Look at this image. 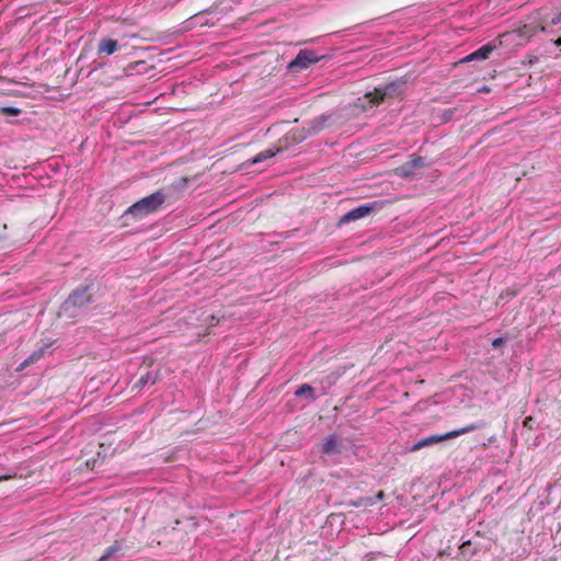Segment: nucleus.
<instances>
[{"mask_svg": "<svg viewBox=\"0 0 561 561\" xmlns=\"http://www.w3.org/2000/svg\"><path fill=\"white\" fill-rule=\"evenodd\" d=\"M43 357V351L33 352L27 358L26 364H34Z\"/></svg>", "mask_w": 561, "mask_h": 561, "instance_id": "aec40b11", "label": "nucleus"}, {"mask_svg": "<svg viewBox=\"0 0 561 561\" xmlns=\"http://www.w3.org/2000/svg\"><path fill=\"white\" fill-rule=\"evenodd\" d=\"M180 182H186V179L185 178H181Z\"/></svg>", "mask_w": 561, "mask_h": 561, "instance_id": "c756f323", "label": "nucleus"}, {"mask_svg": "<svg viewBox=\"0 0 561 561\" xmlns=\"http://www.w3.org/2000/svg\"><path fill=\"white\" fill-rule=\"evenodd\" d=\"M504 344V339L503 337H496L492 341V346L494 348H499L501 347L502 345Z\"/></svg>", "mask_w": 561, "mask_h": 561, "instance_id": "412c9836", "label": "nucleus"}, {"mask_svg": "<svg viewBox=\"0 0 561 561\" xmlns=\"http://www.w3.org/2000/svg\"><path fill=\"white\" fill-rule=\"evenodd\" d=\"M119 45L116 39L110 38V37H103L100 39L98 44V55H113L117 49Z\"/></svg>", "mask_w": 561, "mask_h": 561, "instance_id": "9d476101", "label": "nucleus"}, {"mask_svg": "<svg viewBox=\"0 0 561 561\" xmlns=\"http://www.w3.org/2000/svg\"><path fill=\"white\" fill-rule=\"evenodd\" d=\"M447 439H450L448 433L443 434V435H432V436L425 437V438L419 440L417 443L413 444L409 448V450L410 451H417V450H420L422 448L432 446L434 444H437V443H440V442H444V440H447Z\"/></svg>", "mask_w": 561, "mask_h": 561, "instance_id": "6e6552de", "label": "nucleus"}, {"mask_svg": "<svg viewBox=\"0 0 561 561\" xmlns=\"http://www.w3.org/2000/svg\"><path fill=\"white\" fill-rule=\"evenodd\" d=\"M96 561H99V560H96Z\"/></svg>", "mask_w": 561, "mask_h": 561, "instance_id": "7c9ffc66", "label": "nucleus"}, {"mask_svg": "<svg viewBox=\"0 0 561 561\" xmlns=\"http://www.w3.org/2000/svg\"><path fill=\"white\" fill-rule=\"evenodd\" d=\"M319 59L320 57L317 56L313 50L304 49L290 61L288 67L293 71H300L317 62Z\"/></svg>", "mask_w": 561, "mask_h": 561, "instance_id": "7ed1b4c3", "label": "nucleus"}, {"mask_svg": "<svg viewBox=\"0 0 561 561\" xmlns=\"http://www.w3.org/2000/svg\"><path fill=\"white\" fill-rule=\"evenodd\" d=\"M312 391H313L312 387H311V386H309V385H307V383H305V385L300 386V387L296 390L295 394H296L297 397H301V396H305V394H311V393H312Z\"/></svg>", "mask_w": 561, "mask_h": 561, "instance_id": "6ab92c4d", "label": "nucleus"}, {"mask_svg": "<svg viewBox=\"0 0 561 561\" xmlns=\"http://www.w3.org/2000/svg\"><path fill=\"white\" fill-rule=\"evenodd\" d=\"M167 199L163 191H157L149 196L141 198L133 204L126 210V215H131L135 219H140L159 210Z\"/></svg>", "mask_w": 561, "mask_h": 561, "instance_id": "f257e3e1", "label": "nucleus"}, {"mask_svg": "<svg viewBox=\"0 0 561 561\" xmlns=\"http://www.w3.org/2000/svg\"><path fill=\"white\" fill-rule=\"evenodd\" d=\"M494 46L491 44H485L478 48L476 51L468 55L465 60H474V59H486L491 55V53L494 50Z\"/></svg>", "mask_w": 561, "mask_h": 561, "instance_id": "9b49d317", "label": "nucleus"}, {"mask_svg": "<svg viewBox=\"0 0 561 561\" xmlns=\"http://www.w3.org/2000/svg\"><path fill=\"white\" fill-rule=\"evenodd\" d=\"M21 110L12 106H1L0 107V115L4 116H18L21 114Z\"/></svg>", "mask_w": 561, "mask_h": 561, "instance_id": "a211bd4d", "label": "nucleus"}, {"mask_svg": "<svg viewBox=\"0 0 561 561\" xmlns=\"http://www.w3.org/2000/svg\"><path fill=\"white\" fill-rule=\"evenodd\" d=\"M125 554V545L123 540H115L104 553L99 558V561H107L114 557H122Z\"/></svg>", "mask_w": 561, "mask_h": 561, "instance_id": "1a4fd4ad", "label": "nucleus"}, {"mask_svg": "<svg viewBox=\"0 0 561 561\" xmlns=\"http://www.w3.org/2000/svg\"><path fill=\"white\" fill-rule=\"evenodd\" d=\"M484 426H485L484 422L471 423V424H469V425H467L465 427H461V428L448 432V435H449V438L451 439V438H456V437H458L460 435H463V434L473 432L476 430L482 428Z\"/></svg>", "mask_w": 561, "mask_h": 561, "instance_id": "f8f14e48", "label": "nucleus"}, {"mask_svg": "<svg viewBox=\"0 0 561 561\" xmlns=\"http://www.w3.org/2000/svg\"><path fill=\"white\" fill-rule=\"evenodd\" d=\"M374 209V205H360L348 213H346L342 218V224H347L350 221H354L357 219H362L366 216H368Z\"/></svg>", "mask_w": 561, "mask_h": 561, "instance_id": "423d86ee", "label": "nucleus"}, {"mask_svg": "<svg viewBox=\"0 0 561 561\" xmlns=\"http://www.w3.org/2000/svg\"><path fill=\"white\" fill-rule=\"evenodd\" d=\"M407 163L415 172V170H419V169H421L422 167L425 165V160H424L423 157H420V156H416V154H411L409 157Z\"/></svg>", "mask_w": 561, "mask_h": 561, "instance_id": "2eb2a0df", "label": "nucleus"}, {"mask_svg": "<svg viewBox=\"0 0 561 561\" xmlns=\"http://www.w3.org/2000/svg\"><path fill=\"white\" fill-rule=\"evenodd\" d=\"M31 364H26V358L21 363L20 367L18 368V370H22L24 369L25 367L30 366Z\"/></svg>", "mask_w": 561, "mask_h": 561, "instance_id": "393cba45", "label": "nucleus"}, {"mask_svg": "<svg viewBox=\"0 0 561 561\" xmlns=\"http://www.w3.org/2000/svg\"><path fill=\"white\" fill-rule=\"evenodd\" d=\"M8 479H10V477H9V476H2V477H0V481L8 480Z\"/></svg>", "mask_w": 561, "mask_h": 561, "instance_id": "cd10ccee", "label": "nucleus"}, {"mask_svg": "<svg viewBox=\"0 0 561 561\" xmlns=\"http://www.w3.org/2000/svg\"><path fill=\"white\" fill-rule=\"evenodd\" d=\"M403 85H404V83H396V82L388 83V92H387L388 98L401 94Z\"/></svg>", "mask_w": 561, "mask_h": 561, "instance_id": "dca6fc26", "label": "nucleus"}, {"mask_svg": "<svg viewBox=\"0 0 561 561\" xmlns=\"http://www.w3.org/2000/svg\"><path fill=\"white\" fill-rule=\"evenodd\" d=\"M385 96L386 91L380 88H376L373 92H367L362 98L356 100V102L352 105V113L357 115L359 113L366 112L368 108L380 104Z\"/></svg>", "mask_w": 561, "mask_h": 561, "instance_id": "f03ea898", "label": "nucleus"}, {"mask_svg": "<svg viewBox=\"0 0 561 561\" xmlns=\"http://www.w3.org/2000/svg\"><path fill=\"white\" fill-rule=\"evenodd\" d=\"M377 497L379 500H381L383 497V491H379L378 494H377Z\"/></svg>", "mask_w": 561, "mask_h": 561, "instance_id": "bb28decb", "label": "nucleus"}, {"mask_svg": "<svg viewBox=\"0 0 561 561\" xmlns=\"http://www.w3.org/2000/svg\"><path fill=\"white\" fill-rule=\"evenodd\" d=\"M530 422H533V417L531 416H527L524 421V425L525 426H529Z\"/></svg>", "mask_w": 561, "mask_h": 561, "instance_id": "a878e982", "label": "nucleus"}, {"mask_svg": "<svg viewBox=\"0 0 561 561\" xmlns=\"http://www.w3.org/2000/svg\"><path fill=\"white\" fill-rule=\"evenodd\" d=\"M274 156H275V152H274L273 150H271V149H267V150H264V151H262V152L257 153V154L253 158L252 162H253V163H259V162L264 161V160H266V159H268V158H272V157H274Z\"/></svg>", "mask_w": 561, "mask_h": 561, "instance_id": "f3484780", "label": "nucleus"}, {"mask_svg": "<svg viewBox=\"0 0 561 561\" xmlns=\"http://www.w3.org/2000/svg\"><path fill=\"white\" fill-rule=\"evenodd\" d=\"M53 345V342H46L44 343L37 351H43V356L48 352L50 346Z\"/></svg>", "mask_w": 561, "mask_h": 561, "instance_id": "4be33fe9", "label": "nucleus"}, {"mask_svg": "<svg viewBox=\"0 0 561 561\" xmlns=\"http://www.w3.org/2000/svg\"><path fill=\"white\" fill-rule=\"evenodd\" d=\"M546 25H543L540 21L534 20L529 23H526L514 31L518 37L529 39L534 37L539 32H545Z\"/></svg>", "mask_w": 561, "mask_h": 561, "instance_id": "20e7f679", "label": "nucleus"}, {"mask_svg": "<svg viewBox=\"0 0 561 561\" xmlns=\"http://www.w3.org/2000/svg\"><path fill=\"white\" fill-rule=\"evenodd\" d=\"M91 301V295L89 294L88 287L79 288L75 290L66 300V305L73 307H82Z\"/></svg>", "mask_w": 561, "mask_h": 561, "instance_id": "39448f33", "label": "nucleus"}, {"mask_svg": "<svg viewBox=\"0 0 561 561\" xmlns=\"http://www.w3.org/2000/svg\"><path fill=\"white\" fill-rule=\"evenodd\" d=\"M556 45L561 46V37L556 41Z\"/></svg>", "mask_w": 561, "mask_h": 561, "instance_id": "c85d7f7f", "label": "nucleus"}, {"mask_svg": "<svg viewBox=\"0 0 561 561\" xmlns=\"http://www.w3.org/2000/svg\"><path fill=\"white\" fill-rule=\"evenodd\" d=\"M471 547V542L468 540V541H465L461 546H460V551L461 553H466L467 550Z\"/></svg>", "mask_w": 561, "mask_h": 561, "instance_id": "5701e85b", "label": "nucleus"}, {"mask_svg": "<svg viewBox=\"0 0 561 561\" xmlns=\"http://www.w3.org/2000/svg\"><path fill=\"white\" fill-rule=\"evenodd\" d=\"M321 449L324 454H337L340 453V446L335 437L330 436L322 444Z\"/></svg>", "mask_w": 561, "mask_h": 561, "instance_id": "ddd939ff", "label": "nucleus"}, {"mask_svg": "<svg viewBox=\"0 0 561 561\" xmlns=\"http://www.w3.org/2000/svg\"><path fill=\"white\" fill-rule=\"evenodd\" d=\"M394 174H397L398 176L400 178H412L414 176V171L411 169V167H409V164L405 162L403 163L402 165L396 168L393 171H392Z\"/></svg>", "mask_w": 561, "mask_h": 561, "instance_id": "4468645a", "label": "nucleus"}, {"mask_svg": "<svg viewBox=\"0 0 561 561\" xmlns=\"http://www.w3.org/2000/svg\"><path fill=\"white\" fill-rule=\"evenodd\" d=\"M158 380V373L146 368L144 373H139L137 380L135 381L133 389L141 390L147 385H154Z\"/></svg>", "mask_w": 561, "mask_h": 561, "instance_id": "0eeeda50", "label": "nucleus"}, {"mask_svg": "<svg viewBox=\"0 0 561 561\" xmlns=\"http://www.w3.org/2000/svg\"><path fill=\"white\" fill-rule=\"evenodd\" d=\"M559 23H561V11L557 15H554L551 20V25H557Z\"/></svg>", "mask_w": 561, "mask_h": 561, "instance_id": "b1692460", "label": "nucleus"}]
</instances>
